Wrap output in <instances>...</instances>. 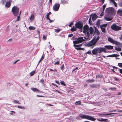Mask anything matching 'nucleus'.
Listing matches in <instances>:
<instances>
[{
    "label": "nucleus",
    "mask_w": 122,
    "mask_h": 122,
    "mask_svg": "<svg viewBox=\"0 0 122 122\" xmlns=\"http://www.w3.org/2000/svg\"><path fill=\"white\" fill-rule=\"evenodd\" d=\"M87 54H91V50H89L86 53Z\"/></svg>",
    "instance_id": "obj_49"
},
{
    "label": "nucleus",
    "mask_w": 122,
    "mask_h": 122,
    "mask_svg": "<svg viewBox=\"0 0 122 122\" xmlns=\"http://www.w3.org/2000/svg\"><path fill=\"white\" fill-rule=\"evenodd\" d=\"M106 5H103V8H102V11H103V12H104V10L106 8Z\"/></svg>",
    "instance_id": "obj_44"
},
{
    "label": "nucleus",
    "mask_w": 122,
    "mask_h": 122,
    "mask_svg": "<svg viewBox=\"0 0 122 122\" xmlns=\"http://www.w3.org/2000/svg\"><path fill=\"white\" fill-rule=\"evenodd\" d=\"M99 38L100 37L99 36H98L97 37L96 39H95V37L94 38V37L93 39V40L96 43L99 40Z\"/></svg>",
    "instance_id": "obj_20"
},
{
    "label": "nucleus",
    "mask_w": 122,
    "mask_h": 122,
    "mask_svg": "<svg viewBox=\"0 0 122 122\" xmlns=\"http://www.w3.org/2000/svg\"><path fill=\"white\" fill-rule=\"evenodd\" d=\"M82 44H81L78 45H74L73 46L75 47H77L78 46H82Z\"/></svg>",
    "instance_id": "obj_36"
},
{
    "label": "nucleus",
    "mask_w": 122,
    "mask_h": 122,
    "mask_svg": "<svg viewBox=\"0 0 122 122\" xmlns=\"http://www.w3.org/2000/svg\"><path fill=\"white\" fill-rule=\"evenodd\" d=\"M95 32L97 35H98L100 34V32L97 29L95 30Z\"/></svg>",
    "instance_id": "obj_27"
},
{
    "label": "nucleus",
    "mask_w": 122,
    "mask_h": 122,
    "mask_svg": "<svg viewBox=\"0 0 122 122\" xmlns=\"http://www.w3.org/2000/svg\"><path fill=\"white\" fill-rule=\"evenodd\" d=\"M31 89L35 92H40V91L39 90L36 88L32 87L31 88Z\"/></svg>",
    "instance_id": "obj_18"
},
{
    "label": "nucleus",
    "mask_w": 122,
    "mask_h": 122,
    "mask_svg": "<svg viewBox=\"0 0 122 122\" xmlns=\"http://www.w3.org/2000/svg\"><path fill=\"white\" fill-rule=\"evenodd\" d=\"M100 28L102 31L104 33H105V29L103 27H100Z\"/></svg>",
    "instance_id": "obj_37"
},
{
    "label": "nucleus",
    "mask_w": 122,
    "mask_h": 122,
    "mask_svg": "<svg viewBox=\"0 0 122 122\" xmlns=\"http://www.w3.org/2000/svg\"><path fill=\"white\" fill-rule=\"evenodd\" d=\"M83 33L85 34L86 33L88 37L89 38L90 36V33L89 32V26L88 25H85L83 26Z\"/></svg>",
    "instance_id": "obj_8"
},
{
    "label": "nucleus",
    "mask_w": 122,
    "mask_h": 122,
    "mask_svg": "<svg viewBox=\"0 0 122 122\" xmlns=\"http://www.w3.org/2000/svg\"><path fill=\"white\" fill-rule=\"evenodd\" d=\"M116 111V110H110L109 111V112H115Z\"/></svg>",
    "instance_id": "obj_62"
},
{
    "label": "nucleus",
    "mask_w": 122,
    "mask_h": 122,
    "mask_svg": "<svg viewBox=\"0 0 122 122\" xmlns=\"http://www.w3.org/2000/svg\"><path fill=\"white\" fill-rule=\"evenodd\" d=\"M90 86L93 88H96L97 87H100V85L99 84H93Z\"/></svg>",
    "instance_id": "obj_13"
},
{
    "label": "nucleus",
    "mask_w": 122,
    "mask_h": 122,
    "mask_svg": "<svg viewBox=\"0 0 122 122\" xmlns=\"http://www.w3.org/2000/svg\"><path fill=\"white\" fill-rule=\"evenodd\" d=\"M118 71H119L120 73L122 74V69H119L118 70Z\"/></svg>",
    "instance_id": "obj_56"
},
{
    "label": "nucleus",
    "mask_w": 122,
    "mask_h": 122,
    "mask_svg": "<svg viewBox=\"0 0 122 122\" xmlns=\"http://www.w3.org/2000/svg\"><path fill=\"white\" fill-rule=\"evenodd\" d=\"M80 47H75V49L78 50H80Z\"/></svg>",
    "instance_id": "obj_63"
},
{
    "label": "nucleus",
    "mask_w": 122,
    "mask_h": 122,
    "mask_svg": "<svg viewBox=\"0 0 122 122\" xmlns=\"http://www.w3.org/2000/svg\"><path fill=\"white\" fill-rule=\"evenodd\" d=\"M61 3L63 4L64 5L65 4H66L68 3V2L64 0H61Z\"/></svg>",
    "instance_id": "obj_25"
},
{
    "label": "nucleus",
    "mask_w": 122,
    "mask_h": 122,
    "mask_svg": "<svg viewBox=\"0 0 122 122\" xmlns=\"http://www.w3.org/2000/svg\"><path fill=\"white\" fill-rule=\"evenodd\" d=\"M94 80L93 79H88L86 81V82L88 83H92L94 82Z\"/></svg>",
    "instance_id": "obj_22"
},
{
    "label": "nucleus",
    "mask_w": 122,
    "mask_h": 122,
    "mask_svg": "<svg viewBox=\"0 0 122 122\" xmlns=\"http://www.w3.org/2000/svg\"><path fill=\"white\" fill-rule=\"evenodd\" d=\"M111 28L112 30L116 31L120 30L122 29L121 27L115 24L112 25Z\"/></svg>",
    "instance_id": "obj_7"
},
{
    "label": "nucleus",
    "mask_w": 122,
    "mask_h": 122,
    "mask_svg": "<svg viewBox=\"0 0 122 122\" xmlns=\"http://www.w3.org/2000/svg\"><path fill=\"white\" fill-rule=\"evenodd\" d=\"M60 83L62 85H63L64 86H66V85L65 83L64 82V81H61L60 82Z\"/></svg>",
    "instance_id": "obj_34"
},
{
    "label": "nucleus",
    "mask_w": 122,
    "mask_h": 122,
    "mask_svg": "<svg viewBox=\"0 0 122 122\" xmlns=\"http://www.w3.org/2000/svg\"><path fill=\"white\" fill-rule=\"evenodd\" d=\"M115 56V54H113L109 55L108 56L111 57H115V56Z\"/></svg>",
    "instance_id": "obj_53"
},
{
    "label": "nucleus",
    "mask_w": 122,
    "mask_h": 122,
    "mask_svg": "<svg viewBox=\"0 0 122 122\" xmlns=\"http://www.w3.org/2000/svg\"><path fill=\"white\" fill-rule=\"evenodd\" d=\"M19 17H20V15H19L17 17V21H19Z\"/></svg>",
    "instance_id": "obj_60"
},
{
    "label": "nucleus",
    "mask_w": 122,
    "mask_h": 122,
    "mask_svg": "<svg viewBox=\"0 0 122 122\" xmlns=\"http://www.w3.org/2000/svg\"><path fill=\"white\" fill-rule=\"evenodd\" d=\"M102 76L101 75H97L96 76V78H102Z\"/></svg>",
    "instance_id": "obj_43"
},
{
    "label": "nucleus",
    "mask_w": 122,
    "mask_h": 122,
    "mask_svg": "<svg viewBox=\"0 0 122 122\" xmlns=\"http://www.w3.org/2000/svg\"><path fill=\"white\" fill-rule=\"evenodd\" d=\"M36 28L34 27L31 26L29 28V29L30 30H34Z\"/></svg>",
    "instance_id": "obj_26"
},
{
    "label": "nucleus",
    "mask_w": 122,
    "mask_h": 122,
    "mask_svg": "<svg viewBox=\"0 0 122 122\" xmlns=\"http://www.w3.org/2000/svg\"><path fill=\"white\" fill-rule=\"evenodd\" d=\"M109 120H108L107 119H104L103 122H109Z\"/></svg>",
    "instance_id": "obj_50"
},
{
    "label": "nucleus",
    "mask_w": 122,
    "mask_h": 122,
    "mask_svg": "<svg viewBox=\"0 0 122 122\" xmlns=\"http://www.w3.org/2000/svg\"><path fill=\"white\" fill-rule=\"evenodd\" d=\"M64 65L63 64L61 66V67H60V69L62 71H63V70L64 69Z\"/></svg>",
    "instance_id": "obj_48"
},
{
    "label": "nucleus",
    "mask_w": 122,
    "mask_h": 122,
    "mask_svg": "<svg viewBox=\"0 0 122 122\" xmlns=\"http://www.w3.org/2000/svg\"><path fill=\"white\" fill-rule=\"evenodd\" d=\"M96 44V43L92 39V40L87 43L86 46L88 47L93 46L92 47L93 48L94 47V46Z\"/></svg>",
    "instance_id": "obj_10"
},
{
    "label": "nucleus",
    "mask_w": 122,
    "mask_h": 122,
    "mask_svg": "<svg viewBox=\"0 0 122 122\" xmlns=\"http://www.w3.org/2000/svg\"><path fill=\"white\" fill-rule=\"evenodd\" d=\"M118 5L120 7H122V1L119 2Z\"/></svg>",
    "instance_id": "obj_42"
},
{
    "label": "nucleus",
    "mask_w": 122,
    "mask_h": 122,
    "mask_svg": "<svg viewBox=\"0 0 122 122\" xmlns=\"http://www.w3.org/2000/svg\"><path fill=\"white\" fill-rule=\"evenodd\" d=\"M90 33L92 35L94 32V29L92 27H90L89 28Z\"/></svg>",
    "instance_id": "obj_19"
},
{
    "label": "nucleus",
    "mask_w": 122,
    "mask_h": 122,
    "mask_svg": "<svg viewBox=\"0 0 122 122\" xmlns=\"http://www.w3.org/2000/svg\"><path fill=\"white\" fill-rule=\"evenodd\" d=\"M100 20H98V21H97V25L98 26H99L100 24Z\"/></svg>",
    "instance_id": "obj_41"
},
{
    "label": "nucleus",
    "mask_w": 122,
    "mask_h": 122,
    "mask_svg": "<svg viewBox=\"0 0 122 122\" xmlns=\"http://www.w3.org/2000/svg\"><path fill=\"white\" fill-rule=\"evenodd\" d=\"M59 64V61H57L54 63V65H58Z\"/></svg>",
    "instance_id": "obj_51"
},
{
    "label": "nucleus",
    "mask_w": 122,
    "mask_h": 122,
    "mask_svg": "<svg viewBox=\"0 0 122 122\" xmlns=\"http://www.w3.org/2000/svg\"><path fill=\"white\" fill-rule=\"evenodd\" d=\"M107 40L108 41L110 42L115 44L116 45H117L118 47H120L122 46V44L121 43L113 40L111 37L108 38Z\"/></svg>",
    "instance_id": "obj_3"
},
{
    "label": "nucleus",
    "mask_w": 122,
    "mask_h": 122,
    "mask_svg": "<svg viewBox=\"0 0 122 122\" xmlns=\"http://www.w3.org/2000/svg\"><path fill=\"white\" fill-rule=\"evenodd\" d=\"M34 15L33 14H32L31 15V16H30V20H34Z\"/></svg>",
    "instance_id": "obj_28"
},
{
    "label": "nucleus",
    "mask_w": 122,
    "mask_h": 122,
    "mask_svg": "<svg viewBox=\"0 0 122 122\" xmlns=\"http://www.w3.org/2000/svg\"><path fill=\"white\" fill-rule=\"evenodd\" d=\"M11 0H10L9 1L7 2L6 3L5 5L6 7L8 8L10 6L11 4Z\"/></svg>",
    "instance_id": "obj_12"
},
{
    "label": "nucleus",
    "mask_w": 122,
    "mask_h": 122,
    "mask_svg": "<svg viewBox=\"0 0 122 122\" xmlns=\"http://www.w3.org/2000/svg\"><path fill=\"white\" fill-rule=\"evenodd\" d=\"M98 16L97 15L96 13L94 14L92 16V20L94 21L97 18Z\"/></svg>",
    "instance_id": "obj_14"
},
{
    "label": "nucleus",
    "mask_w": 122,
    "mask_h": 122,
    "mask_svg": "<svg viewBox=\"0 0 122 122\" xmlns=\"http://www.w3.org/2000/svg\"><path fill=\"white\" fill-rule=\"evenodd\" d=\"M104 119L102 118H98L97 119V120L101 122H103Z\"/></svg>",
    "instance_id": "obj_39"
},
{
    "label": "nucleus",
    "mask_w": 122,
    "mask_h": 122,
    "mask_svg": "<svg viewBox=\"0 0 122 122\" xmlns=\"http://www.w3.org/2000/svg\"><path fill=\"white\" fill-rule=\"evenodd\" d=\"M15 103H17L19 104H20V103L19 101L16 100H14L13 101Z\"/></svg>",
    "instance_id": "obj_30"
},
{
    "label": "nucleus",
    "mask_w": 122,
    "mask_h": 122,
    "mask_svg": "<svg viewBox=\"0 0 122 122\" xmlns=\"http://www.w3.org/2000/svg\"><path fill=\"white\" fill-rule=\"evenodd\" d=\"M113 78L116 81H118L119 80V79L118 78H116L115 77H113Z\"/></svg>",
    "instance_id": "obj_57"
},
{
    "label": "nucleus",
    "mask_w": 122,
    "mask_h": 122,
    "mask_svg": "<svg viewBox=\"0 0 122 122\" xmlns=\"http://www.w3.org/2000/svg\"><path fill=\"white\" fill-rule=\"evenodd\" d=\"M109 89L112 91H115L116 90V88L115 87H110Z\"/></svg>",
    "instance_id": "obj_40"
},
{
    "label": "nucleus",
    "mask_w": 122,
    "mask_h": 122,
    "mask_svg": "<svg viewBox=\"0 0 122 122\" xmlns=\"http://www.w3.org/2000/svg\"><path fill=\"white\" fill-rule=\"evenodd\" d=\"M80 117L82 118L86 119L92 121H94L96 120V119L95 118L91 116L84 115L82 114L80 115Z\"/></svg>",
    "instance_id": "obj_2"
},
{
    "label": "nucleus",
    "mask_w": 122,
    "mask_h": 122,
    "mask_svg": "<svg viewBox=\"0 0 122 122\" xmlns=\"http://www.w3.org/2000/svg\"><path fill=\"white\" fill-rule=\"evenodd\" d=\"M115 48V50L117 51H121V49L120 48H117L116 47Z\"/></svg>",
    "instance_id": "obj_31"
},
{
    "label": "nucleus",
    "mask_w": 122,
    "mask_h": 122,
    "mask_svg": "<svg viewBox=\"0 0 122 122\" xmlns=\"http://www.w3.org/2000/svg\"><path fill=\"white\" fill-rule=\"evenodd\" d=\"M104 18L106 20L108 21H111L112 19V17H108L106 16H104Z\"/></svg>",
    "instance_id": "obj_15"
},
{
    "label": "nucleus",
    "mask_w": 122,
    "mask_h": 122,
    "mask_svg": "<svg viewBox=\"0 0 122 122\" xmlns=\"http://www.w3.org/2000/svg\"><path fill=\"white\" fill-rule=\"evenodd\" d=\"M110 1L113 3V4L115 3V2L114 0H110Z\"/></svg>",
    "instance_id": "obj_55"
},
{
    "label": "nucleus",
    "mask_w": 122,
    "mask_h": 122,
    "mask_svg": "<svg viewBox=\"0 0 122 122\" xmlns=\"http://www.w3.org/2000/svg\"><path fill=\"white\" fill-rule=\"evenodd\" d=\"M60 5L58 3L55 4L53 6V9L55 11H56L58 10Z\"/></svg>",
    "instance_id": "obj_11"
},
{
    "label": "nucleus",
    "mask_w": 122,
    "mask_h": 122,
    "mask_svg": "<svg viewBox=\"0 0 122 122\" xmlns=\"http://www.w3.org/2000/svg\"><path fill=\"white\" fill-rule=\"evenodd\" d=\"M75 26L76 28L80 29L81 30V32H82L83 29V24L81 22H76L75 24Z\"/></svg>",
    "instance_id": "obj_9"
},
{
    "label": "nucleus",
    "mask_w": 122,
    "mask_h": 122,
    "mask_svg": "<svg viewBox=\"0 0 122 122\" xmlns=\"http://www.w3.org/2000/svg\"><path fill=\"white\" fill-rule=\"evenodd\" d=\"M111 95V93H108V94H104V95L105 96H110Z\"/></svg>",
    "instance_id": "obj_52"
},
{
    "label": "nucleus",
    "mask_w": 122,
    "mask_h": 122,
    "mask_svg": "<svg viewBox=\"0 0 122 122\" xmlns=\"http://www.w3.org/2000/svg\"><path fill=\"white\" fill-rule=\"evenodd\" d=\"M75 39L76 40L73 41V42L74 45L80 43L85 40L83 39V37H79Z\"/></svg>",
    "instance_id": "obj_6"
},
{
    "label": "nucleus",
    "mask_w": 122,
    "mask_h": 122,
    "mask_svg": "<svg viewBox=\"0 0 122 122\" xmlns=\"http://www.w3.org/2000/svg\"><path fill=\"white\" fill-rule=\"evenodd\" d=\"M113 46L110 45L106 46H105V48L107 49H112Z\"/></svg>",
    "instance_id": "obj_16"
},
{
    "label": "nucleus",
    "mask_w": 122,
    "mask_h": 122,
    "mask_svg": "<svg viewBox=\"0 0 122 122\" xmlns=\"http://www.w3.org/2000/svg\"><path fill=\"white\" fill-rule=\"evenodd\" d=\"M35 72V71H33L30 72V76H32L34 75Z\"/></svg>",
    "instance_id": "obj_33"
},
{
    "label": "nucleus",
    "mask_w": 122,
    "mask_h": 122,
    "mask_svg": "<svg viewBox=\"0 0 122 122\" xmlns=\"http://www.w3.org/2000/svg\"><path fill=\"white\" fill-rule=\"evenodd\" d=\"M117 14L120 16H122V9H118L117 11Z\"/></svg>",
    "instance_id": "obj_17"
},
{
    "label": "nucleus",
    "mask_w": 122,
    "mask_h": 122,
    "mask_svg": "<svg viewBox=\"0 0 122 122\" xmlns=\"http://www.w3.org/2000/svg\"><path fill=\"white\" fill-rule=\"evenodd\" d=\"M81 117H80V115H79V116L77 117L76 118V119H79L81 120V119H80V118Z\"/></svg>",
    "instance_id": "obj_59"
},
{
    "label": "nucleus",
    "mask_w": 122,
    "mask_h": 122,
    "mask_svg": "<svg viewBox=\"0 0 122 122\" xmlns=\"http://www.w3.org/2000/svg\"><path fill=\"white\" fill-rule=\"evenodd\" d=\"M6 2V0H2L0 2V3L3 5H4Z\"/></svg>",
    "instance_id": "obj_32"
},
{
    "label": "nucleus",
    "mask_w": 122,
    "mask_h": 122,
    "mask_svg": "<svg viewBox=\"0 0 122 122\" xmlns=\"http://www.w3.org/2000/svg\"><path fill=\"white\" fill-rule=\"evenodd\" d=\"M76 104L77 105H80L81 104V102L80 101H78L76 102Z\"/></svg>",
    "instance_id": "obj_29"
},
{
    "label": "nucleus",
    "mask_w": 122,
    "mask_h": 122,
    "mask_svg": "<svg viewBox=\"0 0 122 122\" xmlns=\"http://www.w3.org/2000/svg\"><path fill=\"white\" fill-rule=\"evenodd\" d=\"M105 0H101L100 2L102 3V4H103L104 3Z\"/></svg>",
    "instance_id": "obj_61"
},
{
    "label": "nucleus",
    "mask_w": 122,
    "mask_h": 122,
    "mask_svg": "<svg viewBox=\"0 0 122 122\" xmlns=\"http://www.w3.org/2000/svg\"><path fill=\"white\" fill-rule=\"evenodd\" d=\"M105 113H106L107 114H100V115L101 117H107L108 115H109L110 114H107V113H109L104 112Z\"/></svg>",
    "instance_id": "obj_23"
},
{
    "label": "nucleus",
    "mask_w": 122,
    "mask_h": 122,
    "mask_svg": "<svg viewBox=\"0 0 122 122\" xmlns=\"http://www.w3.org/2000/svg\"><path fill=\"white\" fill-rule=\"evenodd\" d=\"M118 65L120 67L122 68V63H118Z\"/></svg>",
    "instance_id": "obj_47"
},
{
    "label": "nucleus",
    "mask_w": 122,
    "mask_h": 122,
    "mask_svg": "<svg viewBox=\"0 0 122 122\" xmlns=\"http://www.w3.org/2000/svg\"><path fill=\"white\" fill-rule=\"evenodd\" d=\"M44 56H45V55L44 54V53H43V54L41 56V58L40 60V61H39L38 63V65L39 64V63L41 62V61L44 58Z\"/></svg>",
    "instance_id": "obj_21"
},
{
    "label": "nucleus",
    "mask_w": 122,
    "mask_h": 122,
    "mask_svg": "<svg viewBox=\"0 0 122 122\" xmlns=\"http://www.w3.org/2000/svg\"><path fill=\"white\" fill-rule=\"evenodd\" d=\"M61 30L60 29L58 28L57 29H55V32H56V33H58Z\"/></svg>",
    "instance_id": "obj_38"
},
{
    "label": "nucleus",
    "mask_w": 122,
    "mask_h": 122,
    "mask_svg": "<svg viewBox=\"0 0 122 122\" xmlns=\"http://www.w3.org/2000/svg\"><path fill=\"white\" fill-rule=\"evenodd\" d=\"M91 18H92V15H91L90 16V18L89 20V22L90 23H91L92 22V21L91 20Z\"/></svg>",
    "instance_id": "obj_46"
},
{
    "label": "nucleus",
    "mask_w": 122,
    "mask_h": 122,
    "mask_svg": "<svg viewBox=\"0 0 122 122\" xmlns=\"http://www.w3.org/2000/svg\"><path fill=\"white\" fill-rule=\"evenodd\" d=\"M12 11L15 16H16L18 15L19 12V9L18 7L16 6L13 7L12 8Z\"/></svg>",
    "instance_id": "obj_5"
},
{
    "label": "nucleus",
    "mask_w": 122,
    "mask_h": 122,
    "mask_svg": "<svg viewBox=\"0 0 122 122\" xmlns=\"http://www.w3.org/2000/svg\"><path fill=\"white\" fill-rule=\"evenodd\" d=\"M106 11L107 14L108 15H112L114 13V10L112 7H109L106 8Z\"/></svg>",
    "instance_id": "obj_4"
},
{
    "label": "nucleus",
    "mask_w": 122,
    "mask_h": 122,
    "mask_svg": "<svg viewBox=\"0 0 122 122\" xmlns=\"http://www.w3.org/2000/svg\"><path fill=\"white\" fill-rule=\"evenodd\" d=\"M73 36V34H69L68 35V37H72V36Z\"/></svg>",
    "instance_id": "obj_54"
},
{
    "label": "nucleus",
    "mask_w": 122,
    "mask_h": 122,
    "mask_svg": "<svg viewBox=\"0 0 122 122\" xmlns=\"http://www.w3.org/2000/svg\"><path fill=\"white\" fill-rule=\"evenodd\" d=\"M44 81V80L42 79H41L40 81V82L41 83H43Z\"/></svg>",
    "instance_id": "obj_64"
},
{
    "label": "nucleus",
    "mask_w": 122,
    "mask_h": 122,
    "mask_svg": "<svg viewBox=\"0 0 122 122\" xmlns=\"http://www.w3.org/2000/svg\"><path fill=\"white\" fill-rule=\"evenodd\" d=\"M107 25V24H103L102 25H101L100 26V27L105 28L106 27Z\"/></svg>",
    "instance_id": "obj_35"
},
{
    "label": "nucleus",
    "mask_w": 122,
    "mask_h": 122,
    "mask_svg": "<svg viewBox=\"0 0 122 122\" xmlns=\"http://www.w3.org/2000/svg\"><path fill=\"white\" fill-rule=\"evenodd\" d=\"M106 50L104 47L95 48L93 50L92 53L93 55H96L98 53H100L102 52H106Z\"/></svg>",
    "instance_id": "obj_1"
},
{
    "label": "nucleus",
    "mask_w": 122,
    "mask_h": 122,
    "mask_svg": "<svg viewBox=\"0 0 122 122\" xmlns=\"http://www.w3.org/2000/svg\"><path fill=\"white\" fill-rule=\"evenodd\" d=\"M17 107L18 108H20V109H25V108L24 107H22V106H18Z\"/></svg>",
    "instance_id": "obj_45"
},
{
    "label": "nucleus",
    "mask_w": 122,
    "mask_h": 122,
    "mask_svg": "<svg viewBox=\"0 0 122 122\" xmlns=\"http://www.w3.org/2000/svg\"><path fill=\"white\" fill-rule=\"evenodd\" d=\"M104 15V13L102 11V12L101 13V14L100 16L101 17L102 16H103Z\"/></svg>",
    "instance_id": "obj_58"
},
{
    "label": "nucleus",
    "mask_w": 122,
    "mask_h": 122,
    "mask_svg": "<svg viewBox=\"0 0 122 122\" xmlns=\"http://www.w3.org/2000/svg\"><path fill=\"white\" fill-rule=\"evenodd\" d=\"M76 30V26H75L74 25L73 27L71 29V31H75Z\"/></svg>",
    "instance_id": "obj_24"
}]
</instances>
